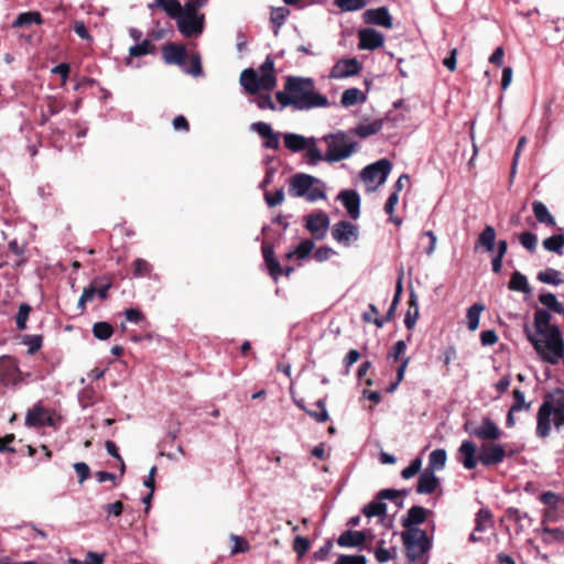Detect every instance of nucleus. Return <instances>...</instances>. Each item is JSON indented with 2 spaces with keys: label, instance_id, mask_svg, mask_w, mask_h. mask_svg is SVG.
Wrapping results in <instances>:
<instances>
[{
  "label": "nucleus",
  "instance_id": "obj_1",
  "mask_svg": "<svg viewBox=\"0 0 564 564\" xmlns=\"http://www.w3.org/2000/svg\"><path fill=\"white\" fill-rule=\"evenodd\" d=\"M538 299L546 310L538 307L534 311L533 326L535 334L531 332L529 326L524 327V333L541 359L551 365H557L564 357V339L560 327L551 323V312L564 315V304L558 302L551 292L541 293Z\"/></svg>",
  "mask_w": 564,
  "mask_h": 564
},
{
  "label": "nucleus",
  "instance_id": "obj_2",
  "mask_svg": "<svg viewBox=\"0 0 564 564\" xmlns=\"http://www.w3.org/2000/svg\"><path fill=\"white\" fill-rule=\"evenodd\" d=\"M282 107L292 106L296 110L328 106V99L316 91L312 78L289 76L284 83V90L275 94Z\"/></svg>",
  "mask_w": 564,
  "mask_h": 564
},
{
  "label": "nucleus",
  "instance_id": "obj_3",
  "mask_svg": "<svg viewBox=\"0 0 564 564\" xmlns=\"http://www.w3.org/2000/svg\"><path fill=\"white\" fill-rule=\"evenodd\" d=\"M564 413V389L556 388L546 392L536 413L535 434L539 438H546L552 431V416Z\"/></svg>",
  "mask_w": 564,
  "mask_h": 564
},
{
  "label": "nucleus",
  "instance_id": "obj_4",
  "mask_svg": "<svg viewBox=\"0 0 564 564\" xmlns=\"http://www.w3.org/2000/svg\"><path fill=\"white\" fill-rule=\"evenodd\" d=\"M401 540L404 553L410 563L421 561L432 549V539L424 530H403Z\"/></svg>",
  "mask_w": 564,
  "mask_h": 564
},
{
  "label": "nucleus",
  "instance_id": "obj_5",
  "mask_svg": "<svg viewBox=\"0 0 564 564\" xmlns=\"http://www.w3.org/2000/svg\"><path fill=\"white\" fill-rule=\"evenodd\" d=\"M323 141L327 144L325 154V161L327 162H339L349 158L357 145L356 142H349L344 132L327 134L323 138Z\"/></svg>",
  "mask_w": 564,
  "mask_h": 564
},
{
  "label": "nucleus",
  "instance_id": "obj_6",
  "mask_svg": "<svg viewBox=\"0 0 564 564\" xmlns=\"http://www.w3.org/2000/svg\"><path fill=\"white\" fill-rule=\"evenodd\" d=\"M22 372L17 358L3 355L0 357V383L4 387L17 386L22 382Z\"/></svg>",
  "mask_w": 564,
  "mask_h": 564
},
{
  "label": "nucleus",
  "instance_id": "obj_7",
  "mask_svg": "<svg viewBox=\"0 0 564 564\" xmlns=\"http://www.w3.org/2000/svg\"><path fill=\"white\" fill-rule=\"evenodd\" d=\"M506 456L505 446L495 442L484 443L478 452V460L485 467L502 463Z\"/></svg>",
  "mask_w": 564,
  "mask_h": 564
},
{
  "label": "nucleus",
  "instance_id": "obj_8",
  "mask_svg": "<svg viewBox=\"0 0 564 564\" xmlns=\"http://www.w3.org/2000/svg\"><path fill=\"white\" fill-rule=\"evenodd\" d=\"M392 163L388 159H381L372 164L367 165L360 173L361 178L365 182L373 183L377 181L378 185L386 182Z\"/></svg>",
  "mask_w": 564,
  "mask_h": 564
},
{
  "label": "nucleus",
  "instance_id": "obj_9",
  "mask_svg": "<svg viewBox=\"0 0 564 564\" xmlns=\"http://www.w3.org/2000/svg\"><path fill=\"white\" fill-rule=\"evenodd\" d=\"M178 31L185 37L197 36L204 29V15H188L182 13L177 19Z\"/></svg>",
  "mask_w": 564,
  "mask_h": 564
},
{
  "label": "nucleus",
  "instance_id": "obj_10",
  "mask_svg": "<svg viewBox=\"0 0 564 564\" xmlns=\"http://www.w3.org/2000/svg\"><path fill=\"white\" fill-rule=\"evenodd\" d=\"M305 227L311 232L313 238L321 240L327 234L329 227V218L323 212L310 214L305 217Z\"/></svg>",
  "mask_w": 564,
  "mask_h": 564
},
{
  "label": "nucleus",
  "instance_id": "obj_11",
  "mask_svg": "<svg viewBox=\"0 0 564 564\" xmlns=\"http://www.w3.org/2000/svg\"><path fill=\"white\" fill-rule=\"evenodd\" d=\"M321 181L312 175L297 173L290 178L289 193L293 197H304L308 189Z\"/></svg>",
  "mask_w": 564,
  "mask_h": 564
},
{
  "label": "nucleus",
  "instance_id": "obj_12",
  "mask_svg": "<svg viewBox=\"0 0 564 564\" xmlns=\"http://www.w3.org/2000/svg\"><path fill=\"white\" fill-rule=\"evenodd\" d=\"M361 70V63L356 58H341L330 70L333 78H346L359 74Z\"/></svg>",
  "mask_w": 564,
  "mask_h": 564
},
{
  "label": "nucleus",
  "instance_id": "obj_13",
  "mask_svg": "<svg viewBox=\"0 0 564 564\" xmlns=\"http://www.w3.org/2000/svg\"><path fill=\"white\" fill-rule=\"evenodd\" d=\"M360 50L373 51L381 47L384 43V36L377 30L367 28L358 32Z\"/></svg>",
  "mask_w": 564,
  "mask_h": 564
},
{
  "label": "nucleus",
  "instance_id": "obj_14",
  "mask_svg": "<svg viewBox=\"0 0 564 564\" xmlns=\"http://www.w3.org/2000/svg\"><path fill=\"white\" fill-rule=\"evenodd\" d=\"M501 430L488 416H484L481 419L480 425L477 426V430L473 431V436L489 442H495L499 440L501 437Z\"/></svg>",
  "mask_w": 564,
  "mask_h": 564
},
{
  "label": "nucleus",
  "instance_id": "obj_15",
  "mask_svg": "<svg viewBox=\"0 0 564 564\" xmlns=\"http://www.w3.org/2000/svg\"><path fill=\"white\" fill-rule=\"evenodd\" d=\"M333 238L341 245L349 246L351 239H357V227L347 220L335 224L332 230Z\"/></svg>",
  "mask_w": 564,
  "mask_h": 564
},
{
  "label": "nucleus",
  "instance_id": "obj_16",
  "mask_svg": "<svg viewBox=\"0 0 564 564\" xmlns=\"http://www.w3.org/2000/svg\"><path fill=\"white\" fill-rule=\"evenodd\" d=\"M261 251L269 275L274 281H278V279L283 274V268L274 257L273 245L269 241H264L262 243Z\"/></svg>",
  "mask_w": 564,
  "mask_h": 564
},
{
  "label": "nucleus",
  "instance_id": "obj_17",
  "mask_svg": "<svg viewBox=\"0 0 564 564\" xmlns=\"http://www.w3.org/2000/svg\"><path fill=\"white\" fill-rule=\"evenodd\" d=\"M187 53L182 44L167 43L162 47V57L169 65L183 66L185 64Z\"/></svg>",
  "mask_w": 564,
  "mask_h": 564
},
{
  "label": "nucleus",
  "instance_id": "obj_18",
  "mask_svg": "<svg viewBox=\"0 0 564 564\" xmlns=\"http://www.w3.org/2000/svg\"><path fill=\"white\" fill-rule=\"evenodd\" d=\"M25 424L33 427L51 426L53 420L48 411L41 403H37L26 413Z\"/></svg>",
  "mask_w": 564,
  "mask_h": 564
},
{
  "label": "nucleus",
  "instance_id": "obj_19",
  "mask_svg": "<svg viewBox=\"0 0 564 564\" xmlns=\"http://www.w3.org/2000/svg\"><path fill=\"white\" fill-rule=\"evenodd\" d=\"M430 512V510L421 506L411 507L408 510L406 517L402 518V527L404 530H421L417 525L426 521Z\"/></svg>",
  "mask_w": 564,
  "mask_h": 564
},
{
  "label": "nucleus",
  "instance_id": "obj_20",
  "mask_svg": "<svg viewBox=\"0 0 564 564\" xmlns=\"http://www.w3.org/2000/svg\"><path fill=\"white\" fill-rule=\"evenodd\" d=\"M364 17L366 23L383 26L386 29L393 26V19L387 7L367 10Z\"/></svg>",
  "mask_w": 564,
  "mask_h": 564
},
{
  "label": "nucleus",
  "instance_id": "obj_21",
  "mask_svg": "<svg viewBox=\"0 0 564 564\" xmlns=\"http://www.w3.org/2000/svg\"><path fill=\"white\" fill-rule=\"evenodd\" d=\"M458 459L466 469H474L477 466V447L471 441H464L458 448Z\"/></svg>",
  "mask_w": 564,
  "mask_h": 564
},
{
  "label": "nucleus",
  "instance_id": "obj_22",
  "mask_svg": "<svg viewBox=\"0 0 564 564\" xmlns=\"http://www.w3.org/2000/svg\"><path fill=\"white\" fill-rule=\"evenodd\" d=\"M440 486V479L431 469H424L417 479L416 492L420 495H431Z\"/></svg>",
  "mask_w": 564,
  "mask_h": 564
},
{
  "label": "nucleus",
  "instance_id": "obj_23",
  "mask_svg": "<svg viewBox=\"0 0 564 564\" xmlns=\"http://www.w3.org/2000/svg\"><path fill=\"white\" fill-rule=\"evenodd\" d=\"M338 199L341 200L348 215L352 219H357L360 214V197L359 194L354 189L341 191L338 195Z\"/></svg>",
  "mask_w": 564,
  "mask_h": 564
},
{
  "label": "nucleus",
  "instance_id": "obj_24",
  "mask_svg": "<svg viewBox=\"0 0 564 564\" xmlns=\"http://www.w3.org/2000/svg\"><path fill=\"white\" fill-rule=\"evenodd\" d=\"M366 539L364 531L347 530L339 535L337 543L343 547H356L362 545Z\"/></svg>",
  "mask_w": 564,
  "mask_h": 564
},
{
  "label": "nucleus",
  "instance_id": "obj_25",
  "mask_svg": "<svg viewBox=\"0 0 564 564\" xmlns=\"http://www.w3.org/2000/svg\"><path fill=\"white\" fill-rule=\"evenodd\" d=\"M240 84L245 88V90L250 94L254 95L259 91V75L258 73L252 68H247L242 70L240 75Z\"/></svg>",
  "mask_w": 564,
  "mask_h": 564
},
{
  "label": "nucleus",
  "instance_id": "obj_26",
  "mask_svg": "<svg viewBox=\"0 0 564 564\" xmlns=\"http://www.w3.org/2000/svg\"><path fill=\"white\" fill-rule=\"evenodd\" d=\"M532 212L535 219L547 227H554L556 225L555 218L551 215L547 207L540 200L532 203Z\"/></svg>",
  "mask_w": 564,
  "mask_h": 564
},
{
  "label": "nucleus",
  "instance_id": "obj_27",
  "mask_svg": "<svg viewBox=\"0 0 564 564\" xmlns=\"http://www.w3.org/2000/svg\"><path fill=\"white\" fill-rule=\"evenodd\" d=\"M496 236H497V234H496L495 228L490 225H486L484 230L479 234V236L477 238L476 248L478 246H480L487 252L494 251Z\"/></svg>",
  "mask_w": 564,
  "mask_h": 564
},
{
  "label": "nucleus",
  "instance_id": "obj_28",
  "mask_svg": "<svg viewBox=\"0 0 564 564\" xmlns=\"http://www.w3.org/2000/svg\"><path fill=\"white\" fill-rule=\"evenodd\" d=\"M409 310L404 317V325L406 329L412 330L416 324V321L419 318V303H417V295L411 291L409 296Z\"/></svg>",
  "mask_w": 564,
  "mask_h": 564
},
{
  "label": "nucleus",
  "instance_id": "obj_29",
  "mask_svg": "<svg viewBox=\"0 0 564 564\" xmlns=\"http://www.w3.org/2000/svg\"><path fill=\"white\" fill-rule=\"evenodd\" d=\"M508 289L511 291L522 292L525 294L531 293L532 289L524 274L519 271H514L508 283Z\"/></svg>",
  "mask_w": 564,
  "mask_h": 564
},
{
  "label": "nucleus",
  "instance_id": "obj_30",
  "mask_svg": "<svg viewBox=\"0 0 564 564\" xmlns=\"http://www.w3.org/2000/svg\"><path fill=\"white\" fill-rule=\"evenodd\" d=\"M43 18L39 11H28L20 13L14 22L12 23V28H24L29 26L32 23L42 24Z\"/></svg>",
  "mask_w": 564,
  "mask_h": 564
},
{
  "label": "nucleus",
  "instance_id": "obj_31",
  "mask_svg": "<svg viewBox=\"0 0 564 564\" xmlns=\"http://www.w3.org/2000/svg\"><path fill=\"white\" fill-rule=\"evenodd\" d=\"M308 139L303 135L295 133H285L284 134V144L285 148L292 152H300L305 150L308 147Z\"/></svg>",
  "mask_w": 564,
  "mask_h": 564
},
{
  "label": "nucleus",
  "instance_id": "obj_32",
  "mask_svg": "<svg viewBox=\"0 0 564 564\" xmlns=\"http://www.w3.org/2000/svg\"><path fill=\"white\" fill-rule=\"evenodd\" d=\"M485 311L482 303H475L467 310V327L470 332H475L479 326L480 314Z\"/></svg>",
  "mask_w": 564,
  "mask_h": 564
},
{
  "label": "nucleus",
  "instance_id": "obj_33",
  "mask_svg": "<svg viewBox=\"0 0 564 564\" xmlns=\"http://www.w3.org/2000/svg\"><path fill=\"white\" fill-rule=\"evenodd\" d=\"M492 512L488 508H482L476 513L475 532H485L492 527Z\"/></svg>",
  "mask_w": 564,
  "mask_h": 564
},
{
  "label": "nucleus",
  "instance_id": "obj_34",
  "mask_svg": "<svg viewBox=\"0 0 564 564\" xmlns=\"http://www.w3.org/2000/svg\"><path fill=\"white\" fill-rule=\"evenodd\" d=\"M365 100L366 96L358 88L346 89L340 98V102L344 107H351L359 102H364Z\"/></svg>",
  "mask_w": 564,
  "mask_h": 564
},
{
  "label": "nucleus",
  "instance_id": "obj_35",
  "mask_svg": "<svg viewBox=\"0 0 564 564\" xmlns=\"http://www.w3.org/2000/svg\"><path fill=\"white\" fill-rule=\"evenodd\" d=\"M447 459L446 451L443 448L434 449L429 457V465L426 469H431L435 473V470H441L445 467Z\"/></svg>",
  "mask_w": 564,
  "mask_h": 564
},
{
  "label": "nucleus",
  "instance_id": "obj_36",
  "mask_svg": "<svg viewBox=\"0 0 564 564\" xmlns=\"http://www.w3.org/2000/svg\"><path fill=\"white\" fill-rule=\"evenodd\" d=\"M156 46L150 40H143L129 48V54L133 57H140L148 54H154Z\"/></svg>",
  "mask_w": 564,
  "mask_h": 564
},
{
  "label": "nucleus",
  "instance_id": "obj_37",
  "mask_svg": "<svg viewBox=\"0 0 564 564\" xmlns=\"http://www.w3.org/2000/svg\"><path fill=\"white\" fill-rule=\"evenodd\" d=\"M536 278L540 282L545 284L560 285L562 283L561 272L553 268H547L544 271H540Z\"/></svg>",
  "mask_w": 564,
  "mask_h": 564
},
{
  "label": "nucleus",
  "instance_id": "obj_38",
  "mask_svg": "<svg viewBox=\"0 0 564 564\" xmlns=\"http://www.w3.org/2000/svg\"><path fill=\"white\" fill-rule=\"evenodd\" d=\"M113 332L112 325L108 322H97L93 325V334L99 340L109 339Z\"/></svg>",
  "mask_w": 564,
  "mask_h": 564
},
{
  "label": "nucleus",
  "instance_id": "obj_39",
  "mask_svg": "<svg viewBox=\"0 0 564 564\" xmlns=\"http://www.w3.org/2000/svg\"><path fill=\"white\" fill-rule=\"evenodd\" d=\"M97 295V281H94L89 284L88 288H85L77 303V310L80 313H84L86 310V303L91 302Z\"/></svg>",
  "mask_w": 564,
  "mask_h": 564
},
{
  "label": "nucleus",
  "instance_id": "obj_40",
  "mask_svg": "<svg viewBox=\"0 0 564 564\" xmlns=\"http://www.w3.org/2000/svg\"><path fill=\"white\" fill-rule=\"evenodd\" d=\"M381 129H382V121L375 120L373 122L368 123V124H359L354 130V133L360 138H367V137L378 133Z\"/></svg>",
  "mask_w": 564,
  "mask_h": 564
},
{
  "label": "nucleus",
  "instance_id": "obj_41",
  "mask_svg": "<svg viewBox=\"0 0 564 564\" xmlns=\"http://www.w3.org/2000/svg\"><path fill=\"white\" fill-rule=\"evenodd\" d=\"M543 247L551 252H555L562 254V249L564 247V235H553L543 240Z\"/></svg>",
  "mask_w": 564,
  "mask_h": 564
},
{
  "label": "nucleus",
  "instance_id": "obj_42",
  "mask_svg": "<svg viewBox=\"0 0 564 564\" xmlns=\"http://www.w3.org/2000/svg\"><path fill=\"white\" fill-rule=\"evenodd\" d=\"M387 512V505L382 501H371L370 503L366 505L362 509V513L367 518L372 517H382Z\"/></svg>",
  "mask_w": 564,
  "mask_h": 564
},
{
  "label": "nucleus",
  "instance_id": "obj_43",
  "mask_svg": "<svg viewBox=\"0 0 564 564\" xmlns=\"http://www.w3.org/2000/svg\"><path fill=\"white\" fill-rule=\"evenodd\" d=\"M397 307L398 306L391 304L388 312L386 313V316L382 318H372L371 316H369L368 313H364L362 321L366 323H373L377 327L381 328L384 325V323L390 322L394 317Z\"/></svg>",
  "mask_w": 564,
  "mask_h": 564
},
{
  "label": "nucleus",
  "instance_id": "obj_44",
  "mask_svg": "<svg viewBox=\"0 0 564 564\" xmlns=\"http://www.w3.org/2000/svg\"><path fill=\"white\" fill-rule=\"evenodd\" d=\"M513 403L510 406L512 412H519L521 410L530 411L532 402H525L524 393L520 389L512 391Z\"/></svg>",
  "mask_w": 564,
  "mask_h": 564
},
{
  "label": "nucleus",
  "instance_id": "obj_45",
  "mask_svg": "<svg viewBox=\"0 0 564 564\" xmlns=\"http://www.w3.org/2000/svg\"><path fill=\"white\" fill-rule=\"evenodd\" d=\"M290 14V10L285 7L272 8L270 13L271 22L276 26L274 33H278V29L284 23L285 19Z\"/></svg>",
  "mask_w": 564,
  "mask_h": 564
},
{
  "label": "nucleus",
  "instance_id": "obj_46",
  "mask_svg": "<svg viewBox=\"0 0 564 564\" xmlns=\"http://www.w3.org/2000/svg\"><path fill=\"white\" fill-rule=\"evenodd\" d=\"M543 541L545 543L564 542V528H543Z\"/></svg>",
  "mask_w": 564,
  "mask_h": 564
},
{
  "label": "nucleus",
  "instance_id": "obj_47",
  "mask_svg": "<svg viewBox=\"0 0 564 564\" xmlns=\"http://www.w3.org/2000/svg\"><path fill=\"white\" fill-rule=\"evenodd\" d=\"M31 311H32V307L28 303H22L19 306V311L15 316V324H17L18 329H20V330L26 329V322H28Z\"/></svg>",
  "mask_w": 564,
  "mask_h": 564
},
{
  "label": "nucleus",
  "instance_id": "obj_48",
  "mask_svg": "<svg viewBox=\"0 0 564 564\" xmlns=\"http://www.w3.org/2000/svg\"><path fill=\"white\" fill-rule=\"evenodd\" d=\"M316 406L319 409V411H306V413L314 419L318 423H325L329 420L328 412L326 410L325 401L323 399H319L316 402Z\"/></svg>",
  "mask_w": 564,
  "mask_h": 564
},
{
  "label": "nucleus",
  "instance_id": "obj_49",
  "mask_svg": "<svg viewBox=\"0 0 564 564\" xmlns=\"http://www.w3.org/2000/svg\"><path fill=\"white\" fill-rule=\"evenodd\" d=\"M335 6L341 11H357L366 6V0H335Z\"/></svg>",
  "mask_w": 564,
  "mask_h": 564
},
{
  "label": "nucleus",
  "instance_id": "obj_50",
  "mask_svg": "<svg viewBox=\"0 0 564 564\" xmlns=\"http://www.w3.org/2000/svg\"><path fill=\"white\" fill-rule=\"evenodd\" d=\"M160 8L172 19H177L182 14V6L178 0H165Z\"/></svg>",
  "mask_w": 564,
  "mask_h": 564
},
{
  "label": "nucleus",
  "instance_id": "obj_51",
  "mask_svg": "<svg viewBox=\"0 0 564 564\" xmlns=\"http://www.w3.org/2000/svg\"><path fill=\"white\" fill-rule=\"evenodd\" d=\"M276 85V76L274 73H262L261 76H259V90L263 89L267 91L272 90Z\"/></svg>",
  "mask_w": 564,
  "mask_h": 564
},
{
  "label": "nucleus",
  "instance_id": "obj_52",
  "mask_svg": "<svg viewBox=\"0 0 564 564\" xmlns=\"http://www.w3.org/2000/svg\"><path fill=\"white\" fill-rule=\"evenodd\" d=\"M23 343L29 346L28 354L33 355L42 347L43 338L41 335H25Z\"/></svg>",
  "mask_w": 564,
  "mask_h": 564
},
{
  "label": "nucleus",
  "instance_id": "obj_53",
  "mask_svg": "<svg viewBox=\"0 0 564 564\" xmlns=\"http://www.w3.org/2000/svg\"><path fill=\"white\" fill-rule=\"evenodd\" d=\"M306 156L308 162L313 165L317 164L319 161L325 160L319 149L316 148L314 139L308 141V147L306 148Z\"/></svg>",
  "mask_w": 564,
  "mask_h": 564
},
{
  "label": "nucleus",
  "instance_id": "obj_54",
  "mask_svg": "<svg viewBox=\"0 0 564 564\" xmlns=\"http://www.w3.org/2000/svg\"><path fill=\"white\" fill-rule=\"evenodd\" d=\"M134 276H145L151 272V265L144 259H135L132 263Z\"/></svg>",
  "mask_w": 564,
  "mask_h": 564
},
{
  "label": "nucleus",
  "instance_id": "obj_55",
  "mask_svg": "<svg viewBox=\"0 0 564 564\" xmlns=\"http://www.w3.org/2000/svg\"><path fill=\"white\" fill-rule=\"evenodd\" d=\"M186 72L194 77H199L203 75L200 56L198 53H194L191 55L189 67L186 69Z\"/></svg>",
  "mask_w": 564,
  "mask_h": 564
},
{
  "label": "nucleus",
  "instance_id": "obj_56",
  "mask_svg": "<svg viewBox=\"0 0 564 564\" xmlns=\"http://www.w3.org/2000/svg\"><path fill=\"white\" fill-rule=\"evenodd\" d=\"M314 249V242L310 239H304L300 242V245L295 248L296 258L299 260H303L310 256V253Z\"/></svg>",
  "mask_w": 564,
  "mask_h": 564
},
{
  "label": "nucleus",
  "instance_id": "obj_57",
  "mask_svg": "<svg viewBox=\"0 0 564 564\" xmlns=\"http://www.w3.org/2000/svg\"><path fill=\"white\" fill-rule=\"evenodd\" d=\"M519 241L529 251H534L538 243V237L530 231H524L519 236Z\"/></svg>",
  "mask_w": 564,
  "mask_h": 564
},
{
  "label": "nucleus",
  "instance_id": "obj_58",
  "mask_svg": "<svg viewBox=\"0 0 564 564\" xmlns=\"http://www.w3.org/2000/svg\"><path fill=\"white\" fill-rule=\"evenodd\" d=\"M310 546H311V542L307 538L297 535L294 539L293 550L299 555V557H303L306 554V552L308 551Z\"/></svg>",
  "mask_w": 564,
  "mask_h": 564
},
{
  "label": "nucleus",
  "instance_id": "obj_59",
  "mask_svg": "<svg viewBox=\"0 0 564 564\" xmlns=\"http://www.w3.org/2000/svg\"><path fill=\"white\" fill-rule=\"evenodd\" d=\"M207 0H187L185 6L182 7V13L188 15H198V9L205 6Z\"/></svg>",
  "mask_w": 564,
  "mask_h": 564
},
{
  "label": "nucleus",
  "instance_id": "obj_60",
  "mask_svg": "<svg viewBox=\"0 0 564 564\" xmlns=\"http://www.w3.org/2000/svg\"><path fill=\"white\" fill-rule=\"evenodd\" d=\"M406 349V344L404 340H398L389 350L388 358L393 359V361L402 360L401 356L404 354Z\"/></svg>",
  "mask_w": 564,
  "mask_h": 564
},
{
  "label": "nucleus",
  "instance_id": "obj_61",
  "mask_svg": "<svg viewBox=\"0 0 564 564\" xmlns=\"http://www.w3.org/2000/svg\"><path fill=\"white\" fill-rule=\"evenodd\" d=\"M231 538L235 542L231 549V555H236L238 553H246L249 551L250 546L245 538L238 535H232Z\"/></svg>",
  "mask_w": 564,
  "mask_h": 564
},
{
  "label": "nucleus",
  "instance_id": "obj_62",
  "mask_svg": "<svg viewBox=\"0 0 564 564\" xmlns=\"http://www.w3.org/2000/svg\"><path fill=\"white\" fill-rule=\"evenodd\" d=\"M336 564H367V558L365 555L341 554L338 556Z\"/></svg>",
  "mask_w": 564,
  "mask_h": 564
},
{
  "label": "nucleus",
  "instance_id": "obj_63",
  "mask_svg": "<svg viewBox=\"0 0 564 564\" xmlns=\"http://www.w3.org/2000/svg\"><path fill=\"white\" fill-rule=\"evenodd\" d=\"M264 199L268 206L274 207L276 205H280L284 200V192L283 188H280L275 191L274 194H271L269 192H265Z\"/></svg>",
  "mask_w": 564,
  "mask_h": 564
},
{
  "label": "nucleus",
  "instance_id": "obj_64",
  "mask_svg": "<svg viewBox=\"0 0 564 564\" xmlns=\"http://www.w3.org/2000/svg\"><path fill=\"white\" fill-rule=\"evenodd\" d=\"M74 469L78 476V482L83 484L86 479L90 477V468L84 462H78L74 464Z\"/></svg>",
  "mask_w": 564,
  "mask_h": 564
}]
</instances>
